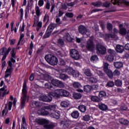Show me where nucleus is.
I'll return each mask as SVG.
<instances>
[{
    "mask_svg": "<svg viewBox=\"0 0 129 129\" xmlns=\"http://www.w3.org/2000/svg\"><path fill=\"white\" fill-rule=\"evenodd\" d=\"M44 127L47 129L53 128V127H54V125L52 124H46L44 125Z\"/></svg>",
    "mask_w": 129,
    "mask_h": 129,
    "instance_id": "55",
    "label": "nucleus"
},
{
    "mask_svg": "<svg viewBox=\"0 0 129 129\" xmlns=\"http://www.w3.org/2000/svg\"><path fill=\"white\" fill-rule=\"evenodd\" d=\"M86 47L88 51H93L95 47V45H94V43H93V41L91 40H89L87 42Z\"/></svg>",
    "mask_w": 129,
    "mask_h": 129,
    "instance_id": "8",
    "label": "nucleus"
},
{
    "mask_svg": "<svg viewBox=\"0 0 129 129\" xmlns=\"http://www.w3.org/2000/svg\"><path fill=\"white\" fill-rule=\"evenodd\" d=\"M49 95H52V97H68L70 95V93L64 89H57L50 93Z\"/></svg>",
    "mask_w": 129,
    "mask_h": 129,
    "instance_id": "3",
    "label": "nucleus"
},
{
    "mask_svg": "<svg viewBox=\"0 0 129 129\" xmlns=\"http://www.w3.org/2000/svg\"><path fill=\"white\" fill-rule=\"evenodd\" d=\"M59 71H61V72H66V73H68V74L71 75V74L72 75L73 73L74 70L71 67H67L66 69L60 70Z\"/></svg>",
    "mask_w": 129,
    "mask_h": 129,
    "instance_id": "12",
    "label": "nucleus"
},
{
    "mask_svg": "<svg viewBox=\"0 0 129 129\" xmlns=\"http://www.w3.org/2000/svg\"><path fill=\"white\" fill-rule=\"evenodd\" d=\"M70 121L68 120L61 121V125L63 128H69L70 127Z\"/></svg>",
    "mask_w": 129,
    "mask_h": 129,
    "instance_id": "17",
    "label": "nucleus"
},
{
    "mask_svg": "<svg viewBox=\"0 0 129 129\" xmlns=\"http://www.w3.org/2000/svg\"><path fill=\"white\" fill-rule=\"evenodd\" d=\"M81 94L78 93H75L73 94V97L75 99H80L82 97Z\"/></svg>",
    "mask_w": 129,
    "mask_h": 129,
    "instance_id": "35",
    "label": "nucleus"
},
{
    "mask_svg": "<svg viewBox=\"0 0 129 129\" xmlns=\"http://www.w3.org/2000/svg\"><path fill=\"white\" fill-rule=\"evenodd\" d=\"M66 17L68 18H73V13H67L66 14Z\"/></svg>",
    "mask_w": 129,
    "mask_h": 129,
    "instance_id": "62",
    "label": "nucleus"
},
{
    "mask_svg": "<svg viewBox=\"0 0 129 129\" xmlns=\"http://www.w3.org/2000/svg\"><path fill=\"white\" fill-rule=\"evenodd\" d=\"M91 100L94 102H99L100 99L97 96H92L91 97Z\"/></svg>",
    "mask_w": 129,
    "mask_h": 129,
    "instance_id": "38",
    "label": "nucleus"
},
{
    "mask_svg": "<svg viewBox=\"0 0 129 129\" xmlns=\"http://www.w3.org/2000/svg\"><path fill=\"white\" fill-rule=\"evenodd\" d=\"M107 52L108 53V54H109V55H111V56H114V55H115V51L111 49H108L107 50Z\"/></svg>",
    "mask_w": 129,
    "mask_h": 129,
    "instance_id": "44",
    "label": "nucleus"
},
{
    "mask_svg": "<svg viewBox=\"0 0 129 129\" xmlns=\"http://www.w3.org/2000/svg\"><path fill=\"white\" fill-rule=\"evenodd\" d=\"M5 94H9V91L7 92V89H6V87H4L0 89V98L3 99V98L5 97Z\"/></svg>",
    "mask_w": 129,
    "mask_h": 129,
    "instance_id": "15",
    "label": "nucleus"
},
{
    "mask_svg": "<svg viewBox=\"0 0 129 129\" xmlns=\"http://www.w3.org/2000/svg\"><path fill=\"white\" fill-rule=\"evenodd\" d=\"M104 37L106 40L107 39H108V38H111L112 39H114L115 38H116V35L115 34H106L104 35Z\"/></svg>",
    "mask_w": 129,
    "mask_h": 129,
    "instance_id": "22",
    "label": "nucleus"
},
{
    "mask_svg": "<svg viewBox=\"0 0 129 129\" xmlns=\"http://www.w3.org/2000/svg\"><path fill=\"white\" fill-rule=\"evenodd\" d=\"M53 92H50L48 96L47 95H41L39 97V100H41L42 101H44L45 102H51L52 101V97L51 96H53L50 95V93H52Z\"/></svg>",
    "mask_w": 129,
    "mask_h": 129,
    "instance_id": "7",
    "label": "nucleus"
},
{
    "mask_svg": "<svg viewBox=\"0 0 129 129\" xmlns=\"http://www.w3.org/2000/svg\"><path fill=\"white\" fill-rule=\"evenodd\" d=\"M104 71L110 78H112L113 77V74L112 73V72H111V71L107 70Z\"/></svg>",
    "mask_w": 129,
    "mask_h": 129,
    "instance_id": "32",
    "label": "nucleus"
},
{
    "mask_svg": "<svg viewBox=\"0 0 129 129\" xmlns=\"http://www.w3.org/2000/svg\"><path fill=\"white\" fill-rule=\"evenodd\" d=\"M45 59L49 64L52 66H55V65L58 64V58L54 55L47 54L45 55Z\"/></svg>",
    "mask_w": 129,
    "mask_h": 129,
    "instance_id": "5",
    "label": "nucleus"
},
{
    "mask_svg": "<svg viewBox=\"0 0 129 129\" xmlns=\"http://www.w3.org/2000/svg\"><path fill=\"white\" fill-rule=\"evenodd\" d=\"M41 72H42L41 69L38 70V69H36L34 71L35 74H37V75H38V76H41V75H42Z\"/></svg>",
    "mask_w": 129,
    "mask_h": 129,
    "instance_id": "46",
    "label": "nucleus"
},
{
    "mask_svg": "<svg viewBox=\"0 0 129 129\" xmlns=\"http://www.w3.org/2000/svg\"><path fill=\"white\" fill-rule=\"evenodd\" d=\"M7 52V47H3L0 50V55H6Z\"/></svg>",
    "mask_w": 129,
    "mask_h": 129,
    "instance_id": "41",
    "label": "nucleus"
},
{
    "mask_svg": "<svg viewBox=\"0 0 129 129\" xmlns=\"http://www.w3.org/2000/svg\"><path fill=\"white\" fill-rule=\"evenodd\" d=\"M83 120H85V121H89V120H90V116L89 115H85L83 117Z\"/></svg>",
    "mask_w": 129,
    "mask_h": 129,
    "instance_id": "47",
    "label": "nucleus"
},
{
    "mask_svg": "<svg viewBox=\"0 0 129 129\" xmlns=\"http://www.w3.org/2000/svg\"><path fill=\"white\" fill-rule=\"evenodd\" d=\"M79 32L82 35H85L87 33V29L85 26L80 25L79 28Z\"/></svg>",
    "mask_w": 129,
    "mask_h": 129,
    "instance_id": "13",
    "label": "nucleus"
},
{
    "mask_svg": "<svg viewBox=\"0 0 129 129\" xmlns=\"http://www.w3.org/2000/svg\"><path fill=\"white\" fill-rule=\"evenodd\" d=\"M51 32H49L48 31V30H46V33L44 34L43 38L44 39H47V38H49V37H50V36L51 35Z\"/></svg>",
    "mask_w": 129,
    "mask_h": 129,
    "instance_id": "49",
    "label": "nucleus"
},
{
    "mask_svg": "<svg viewBox=\"0 0 129 129\" xmlns=\"http://www.w3.org/2000/svg\"><path fill=\"white\" fill-rule=\"evenodd\" d=\"M108 70V63L104 62V71H106Z\"/></svg>",
    "mask_w": 129,
    "mask_h": 129,
    "instance_id": "60",
    "label": "nucleus"
},
{
    "mask_svg": "<svg viewBox=\"0 0 129 129\" xmlns=\"http://www.w3.org/2000/svg\"><path fill=\"white\" fill-rule=\"evenodd\" d=\"M97 73L98 75H99V76H100V77L101 78H102L104 76V74L102 73V72H101V71H98L97 72Z\"/></svg>",
    "mask_w": 129,
    "mask_h": 129,
    "instance_id": "61",
    "label": "nucleus"
},
{
    "mask_svg": "<svg viewBox=\"0 0 129 129\" xmlns=\"http://www.w3.org/2000/svg\"><path fill=\"white\" fill-rule=\"evenodd\" d=\"M57 43L59 46H63L64 45V41L61 39H58Z\"/></svg>",
    "mask_w": 129,
    "mask_h": 129,
    "instance_id": "58",
    "label": "nucleus"
},
{
    "mask_svg": "<svg viewBox=\"0 0 129 129\" xmlns=\"http://www.w3.org/2000/svg\"><path fill=\"white\" fill-rule=\"evenodd\" d=\"M115 84L116 86L119 87L121 86L122 83L121 82V81L117 80L115 81Z\"/></svg>",
    "mask_w": 129,
    "mask_h": 129,
    "instance_id": "50",
    "label": "nucleus"
},
{
    "mask_svg": "<svg viewBox=\"0 0 129 129\" xmlns=\"http://www.w3.org/2000/svg\"><path fill=\"white\" fill-rule=\"evenodd\" d=\"M28 91H27V83L26 82H24L22 96L21 98V109L25 107V103H26V101L27 98L29 99V96L27 95Z\"/></svg>",
    "mask_w": 129,
    "mask_h": 129,
    "instance_id": "4",
    "label": "nucleus"
},
{
    "mask_svg": "<svg viewBox=\"0 0 129 129\" xmlns=\"http://www.w3.org/2000/svg\"><path fill=\"white\" fill-rule=\"evenodd\" d=\"M91 61L92 62H96V61H98V57L97 55H93L91 57Z\"/></svg>",
    "mask_w": 129,
    "mask_h": 129,
    "instance_id": "48",
    "label": "nucleus"
},
{
    "mask_svg": "<svg viewBox=\"0 0 129 129\" xmlns=\"http://www.w3.org/2000/svg\"><path fill=\"white\" fill-rule=\"evenodd\" d=\"M83 71L84 72V74H85L86 76H91V75H92V74L90 72V69H84Z\"/></svg>",
    "mask_w": 129,
    "mask_h": 129,
    "instance_id": "37",
    "label": "nucleus"
},
{
    "mask_svg": "<svg viewBox=\"0 0 129 129\" xmlns=\"http://www.w3.org/2000/svg\"><path fill=\"white\" fill-rule=\"evenodd\" d=\"M98 81V80L96 77H91L89 79V82L90 83L93 84V83H96Z\"/></svg>",
    "mask_w": 129,
    "mask_h": 129,
    "instance_id": "33",
    "label": "nucleus"
},
{
    "mask_svg": "<svg viewBox=\"0 0 129 129\" xmlns=\"http://www.w3.org/2000/svg\"><path fill=\"white\" fill-rule=\"evenodd\" d=\"M60 111H53L51 114L50 116L51 117H53L54 118H56V119H58L60 118Z\"/></svg>",
    "mask_w": 129,
    "mask_h": 129,
    "instance_id": "16",
    "label": "nucleus"
},
{
    "mask_svg": "<svg viewBox=\"0 0 129 129\" xmlns=\"http://www.w3.org/2000/svg\"><path fill=\"white\" fill-rule=\"evenodd\" d=\"M119 122L121 124H124L125 125H126L128 123V120H127L126 119L124 118H121L119 119Z\"/></svg>",
    "mask_w": 129,
    "mask_h": 129,
    "instance_id": "27",
    "label": "nucleus"
},
{
    "mask_svg": "<svg viewBox=\"0 0 129 129\" xmlns=\"http://www.w3.org/2000/svg\"><path fill=\"white\" fill-rule=\"evenodd\" d=\"M49 109L52 110L53 111H56V105H50L48 107Z\"/></svg>",
    "mask_w": 129,
    "mask_h": 129,
    "instance_id": "54",
    "label": "nucleus"
},
{
    "mask_svg": "<svg viewBox=\"0 0 129 129\" xmlns=\"http://www.w3.org/2000/svg\"><path fill=\"white\" fill-rule=\"evenodd\" d=\"M103 7L105 8H108L110 6V3L108 2H106L103 4Z\"/></svg>",
    "mask_w": 129,
    "mask_h": 129,
    "instance_id": "56",
    "label": "nucleus"
},
{
    "mask_svg": "<svg viewBox=\"0 0 129 129\" xmlns=\"http://www.w3.org/2000/svg\"><path fill=\"white\" fill-rule=\"evenodd\" d=\"M99 108L101 110H107V109L108 108L107 105L104 104H100L99 105Z\"/></svg>",
    "mask_w": 129,
    "mask_h": 129,
    "instance_id": "29",
    "label": "nucleus"
},
{
    "mask_svg": "<svg viewBox=\"0 0 129 129\" xmlns=\"http://www.w3.org/2000/svg\"><path fill=\"white\" fill-rule=\"evenodd\" d=\"M111 2L114 5L116 4H124L126 6H129V2L125 1V0H111Z\"/></svg>",
    "mask_w": 129,
    "mask_h": 129,
    "instance_id": "14",
    "label": "nucleus"
},
{
    "mask_svg": "<svg viewBox=\"0 0 129 129\" xmlns=\"http://www.w3.org/2000/svg\"><path fill=\"white\" fill-rule=\"evenodd\" d=\"M106 59L109 62H112L114 60V56L108 55L106 56Z\"/></svg>",
    "mask_w": 129,
    "mask_h": 129,
    "instance_id": "36",
    "label": "nucleus"
},
{
    "mask_svg": "<svg viewBox=\"0 0 129 129\" xmlns=\"http://www.w3.org/2000/svg\"><path fill=\"white\" fill-rule=\"evenodd\" d=\"M65 64H66L65 60H64L63 59H60L59 61V65L63 66L65 65Z\"/></svg>",
    "mask_w": 129,
    "mask_h": 129,
    "instance_id": "64",
    "label": "nucleus"
},
{
    "mask_svg": "<svg viewBox=\"0 0 129 129\" xmlns=\"http://www.w3.org/2000/svg\"><path fill=\"white\" fill-rule=\"evenodd\" d=\"M114 66L117 69H120L123 66V63L121 61H117L114 62Z\"/></svg>",
    "mask_w": 129,
    "mask_h": 129,
    "instance_id": "21",
    "label": "nucleus"
},
{
    "mask_svg": "<svg viewBox=\"0 0 129 129\" xmlns=\"http://www.w3.org/2000/svg\"><path fill=\"white\" fill-rule=\"evenodd\" d=\"M22 127H27V122L26 121V118L25 117H22Z\"/></svg>",
    "mask_w": 129,
    "mask_h": 129,
    "instance_id": "45",
    "label": "nucleus"
},
{
    "mask_svg": "<svg viewBox=\"0 0 129 129\" xmlns=\"http://www.w3.org/2000/svg\"><path fill=\"white\" fill-rule=\"evenodd\" d=\"M115 49L116 52H118V53H122L124 50L123 46L120 45H117Z\"/></svg>",
    "mask_w": 129,
    "mask_h": 129,
    "instance_id": "23",
    "label": "nucleus"
},
{
    "mask_svg": "<svg viewBox=\"0 0 129 129\" xmlns=\"http://www.w3.org/2000/svg\"><path fill=\"white\" fill-rule=\"evenodd\" d=\"M66 40L67 41H68V42H72L73 39L70 37V35L68 34L66 36Z\"/></svg>",
    "mask_w": 129,
    "mask_h": 129,
    "instance_id": "53",
    "label": "nucleus"
},
{
    "mask_svg": "<svg viewBox=\"0 0 129 129\" xmlns=\"http://www.w3.org/2000/svg\"><path fill=\"white\" fill-rule=\"evenodd\" d=\"M35 12L36 15H34V24L33 27H36V30L37 32H39L43 25L42 22L39 21V18H40L43 12L40 9V7L37 5H36L35 8Z\"/></svg>",
    "mask_w": 129,
    "mask_h": 129,
    "instance_id": "2",
    "label": "nucleus"
},
{
    "mask_svg": "<svg viewBox=\"0 0 129 129\" xmlns=\"http://www.w3.org/2000/svg\"><path fill=\"white\" fill-rule=\"evenodd\" d=\"M32 105L34 107H40L41 106V103L38 101H34L32 102Z\"/></svg>",
    "mask_w": 129,
    "mask_h": 129,
    "instance_id": "43",
    "label": "nucleus"
},
{
    "mask_svg": "<svg viewBox=\"0 0 129 129\" xmlns=\"http://www.w3.org/2000/svg\"><path fill=\"white\" fill-rule=\"evenodd\" d=\"M93 88L92 87V86L89 85H86L84 87V91L86 92H90V91H91V90H92Z\"/></svg>",
    "mask_w": 129,
    "mask_h": 129,
    "instance_id": "26",
    "label": "nucleus"
},
{
    "mask_svg": "<svg viewBox=\"0 0 129 129\" xmlns=\"http://www.w3.org/2000/svg\"><path fill=\"white\" fill-rule=\"evenodd\" d=\"M45 88L47 89H50V90H53L54 88H53V86L50 84V83H47L45 84Z\"/></svg>",
    "mask_w": 129,
    "mask_h": 129,
    "instance_id": "34",
    "label": "nucleus"
},
{
    "mask_svg": "<svg viewBox=\"0 0 129 129\" xmlns=\"http://www.w3.org/2000/svg\"><path fill=\"white\" fill-rule=\"evenodd\" d=\"M107 86L108 87H113V86H114V83L112 81H109L107 83Z\"/></svg>",
    "mask_w": 129,
    "mask_h": 129,
    "instance_id": "52",
    "label": "nucleus"
},
{
    "mask_svg": "<svg viewBox=\"0 0 129 129\" xmlns=\"http://www.w3.org/2000/svg\"><path fill=\"white\" fill-rule=\"evenodd\" d=\"M97 53H99V54H102V55H104V54L106 53V48L100 44H98L97 45Z\"/></svg>",
    "mask_w": 129,
    "mask_h": 129,
    "instance_id": "10",
    "label": "nucleus"
},
{
    "mask_svg": "<svg viewBox=\"0 0 129 129\" xmlns=\"http://www.w3.org/2000/svg\"><path fill=\"white\" fill-rule=\"evenodd\" d=\"M73 86L75 88H79L81 87V84H80L79 82H74Z\"/></svg>",
    "mask_w": 129,
    "mask_h": 129,
    "instance_id": "42",
    "label": "nucleus"
},
{
    "mask_svg": "<svg viewBox=\"0 0 129 129\" xmlns=\"http://www.w3.org/2000/svg\"><path fill=\"white\" fill-rule=\"evenodd\" d=\"M78 109L81 112H85L86 111V106L84 105H80L78 106Z\"/></svg>",
    "mask_w": 129,
    "mask_h": 129,
    "instance_id": "31",
    "label": "nucleus"
},
{
    "mask_svg": "<svg viewBox=\"0 0 129 129\" xmlns=\"http://www.w3.org/2000/svg\"><path fill=\"white\" fill-rule=\"evenodd\" d=\"M60 82V81L58 80H52L51 81V83L54 85V86H58L59 83Z\"/></svg>",
    "mask_w": 129,
    "mask_h": 129,
    "instance_id": "40",
    "label": "nucleus"
},
{
    "mask_svg": "<svg viewBox=\"0 0 129 129\" xmlns=\"http://www.w3.org/2000/svg\"><path fill=\"white\" fill-rule=\"evenodd\" d=\"M70 105V102L68 100L63 101L60 103V106L63 108H66Z\"/></svg>",
    "mask_w": 129,
    "mask_h": 129,
    "instance_id": "19",
    "label": "nucleus"
},
{
    "mask_svg": "<svg viewBox=\"0 0 129 129\" xmlns=\"http://www.w3.org/2000/svg\"><path fill=\"white\" fill-rule=\"evenodd\" d=\"M122 24H120L119 25V34L120 35H122L123 36H124L125 34H126V30L123 27Z\"/></svg>",
    "mask_w": 129,
    "mask_h": 129,
    "instance_id": "18",
    "label": "nucleus"
},
{
    "mask_svg": "<svg viewBox=\"0 0 129 129\" xmlns=\"http://www.w3.org/2000/svg\"><path fill=\"white\" fill-rule=\"evenodd\" d=\"M94 94H95V95L98 94L99 97H100V98L106 95V93H105V92L104 91H100V92L97 91V92H95Z\"/></svg>",
    "mask_w": 129,
    "mask_h": 129,
    "instance_id": "24",
    "label": "nucleus"
},
{
    "mask_svg": "<svg viewBox=\"0 0 129 129\" xmlns=\"http://www.w3.org/2000/svg\"><path fill=\"white\" fill-rule=\"evenodd\" d=\"M107 28L109 31H111V30H112V25L110 23H108Z\"/></svg>",
    "mask_w": 129,
    "mask_h": 129,
    "instance_id": "63",
    "label": "nucleus"
},
{
    "mask_svg": "<svg viewBox=\"0 0 129 129\" xmlns=\"http://www.w3.org/2000/svg\"><path fill=\"white\" fill-rule=\"evenodd\" d=\"M70 54L73 59H75V60H78L79 58H80L79 52L75 49H71L70 51Z\"/></svg>",
    "mask_w": 129,
    "mask_h": 129,
    "instance_id": "6",
    "label": "nucleus"
},
{
    "mask_svg": "<svg viewBox=\"0 0 129 129\" xmlns=\"http://www.w3.org/2000/svg\"><path fill=\"white\" fill-rule=\"evenodd\" d=\"M15 48H13L11 51L12 57L11 58V60L8 61V65L9 67L7 68L5 72L4 78L5 79V81H6L7 83L10 82V79H8V78L12 75V72H13V71L14 70V69H13V65L16 63V52H15Z\"/></svg>",
    "mask_w": 129,
    "mask_h": 129,
    "instance_id": "1",
    "label": "nucleus"
},
{
    "mask_svg": "<svg viewBox=\"0 0 129 129\" xmlns=\"http://www.w3.org/2000/svg\"><path fill=\"white\" fill-rule=\"evenodd\" d=\"M71 116L73 118H78L79 117V112L78 111H74L71 113Z\"/></svg>",
    "mask_w": 129,
    "mask_h": 129,
    "instance_id": "25",
    "label": "nucleus"
},
{
    "mask_svg": "<svg viewBox=\"0 0 129 129\" xmlns=\"http://www.w3.org/2000/svg\"><path fill=\"white\" fill-rule=\"evenodd\" d=\"M72 75H73V77H75V78H78V77L81 78V75H80L79 72L78 71H74Z\"/></svg>",
    "mask_w": 129,
    "mask_h": 129,
    "instance_id": "30",
    "label": "nucleus"
},
{
    "mask_svg": "<svg viewBox=\"0 0 129 129\" xmlns=\"http://www.w3.org/2000/svg\"><path fill=\"white\" fill-rule=\"evenodd\" d=\"M113 75H115V76H119V75H120V72H119V71H118V70H115L113 72Z\"/></svg>",
    "mask_w": 129,
    "mask_h": 129,
    "instance_id": "57",
    "label": "nucleus"
},
{
    "mask_svg": "<svg viewBox=\"0 0 129 129\" xmlns=\"http://www.w3.org/2000/svg\"><path fill=\"white\" fill-rule=\"evenodd\" d=\"M92 5L94 7H97V8H100L102 6V2L100 1H98L96 2L92 3Z\"/></svg>",
    "mask_w": 129,
    "mask_h": 129,
    "instance_id": "28",
    "label": "nucleus"
},
{
    "mask_svg": "<svg viewBox=\"0 0 129 129\" xmlns=\"http://www.w3.org/2000/svg\"><path fill=\"white\" fill-rule=\"evenodd\" d=\"M49 22V15L48 14H45L44 18L43 19V22Z\"/></svg>",
    "mask_w": 129,
    "mask_h": 129,
    "instance_id": "59",
    "label": "nucleus"
},
{
    "mask_svg": "<svg viewBox=\"0 0 129 129\" xmlns=\"http://www.w3.org/2000/svg\"><path fill=\"white\" fill-rule=\"evenodd\" d=\"M47 0H39L38 1V6L41 8L44 6V2H46Z\"/></svg>",
    "mask_w": 129,
    "mask_h": 129,
    "instance_id": "51",
    "label": "nucleus"
},
{
    "mask_svg": "<svg viewBox=\"0 0 129 129\" xmlns=\"http://www.w3.org/2000/svg\"><path fill=\"white\" fill-rule=\"evenodd\" d=\"M55 27H57V25L55 23H51L47 28L48 32H53V30L55 28Z\"/></svg>",
    "mask_w": 129,
    "mask_h": 129,
    "instance_id": "20",
    "label": "nucleus"
},
{
    "mask_svg": "<svg viewBox=\"0 0 129 129\" xmlns=\"http://www.w3.org/2000/svg\"><path fill=\"white\" fill-rule=\"evenodd\" d=\"M35 122L40 125H42V124L49 123V120L43 118H37L35 120Z\"/></svg>",
    "mask_w": 129,
    "mask_h": 129,
    "instance_id": "11",
    "label": "nucleus"
},
{
    "mask_svg": "<svg viewBox=\"0 0 129 129\" xmlns=\"http://www.w3.org/2000/svg\"><path fill=\"white\" fill-rule=\"evenodd\" d=\"M59 78L62 80H66V79H68V78H69V77L67 75L61 74L59 76Z\"/></svg>",
    "mask_w": 129,
    "mask_h": 129,
    "instance_id": "39",
    "label": "nucleus"
},
{
    "mask_svg": "<svg viewBox=\"0 0 129 129\" xmlns=\"http://www.w3.org/2000/svg\"><path fill=\"white\" fill-rule=\"evenodd\" d=\"M8 105L9 108V110H12V106H13V102H9L8 104H6L5 109L3 110L2 114L3 116H4V115H7L8 114Z\"/></svg>",
    "mask_w": 129,
    "mask_h": 129,
    "instance_id": "9",
    "label": "nucleus"
}]
</instances>
